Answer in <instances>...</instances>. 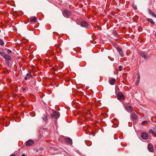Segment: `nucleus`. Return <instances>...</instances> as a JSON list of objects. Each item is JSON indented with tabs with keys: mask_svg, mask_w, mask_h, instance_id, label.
I'll list each match as a JSON object with an SVG mask.
<instances>
[{
	"mask_svg": "<svg viewBox=\"0 0 156 156\" xmlns=\"http://www.w3.org/2000/svg\"><path fill=\"white\" fill-rule=\"evenodd\" d=\"M147 21L148 22H150L151 23V24L153 25V24H154V23H155L151 19L148 18Z\"/></svg>",
	"mask_w": 156,
	"mask_h": 156,
	"instance_id": "nucleus-16",
	"label": "nucleus"
},
{
	"mask_svg": "<svg viewBox=\"0 0 156 156\" xmlns=\"http://www.w3.org/2000/svg\"><path fill=\"white\" fill-rule=\"evenodd\" d=\"M148 13H149L150 14V15H151V14H152V13H153V12L151 11V10L150 9H148Z\"/></svg>",
	"mask_w": 156,
	"mask_h": 156,
	"instance_id": "nucleus-20",
	"label": "nucleus"
},
{
	"mask_svg": "<svg viewBox=\"0 0 156 156\" xmlns=\"http://www.w3.org/2000/svg\"><path fill=\"white\" fill-rule=\"evenodd\" d=\"M81 25L82 27H87L88 26V24L86 21H83L81 22Z\"/></svg>",
	"mask_w": 156,
	"mask_h": 156,
	"instance_id": "nucleus-9",
	"label": "nucleus"
},
{
	"mask_svg": "<svg viewBox=\"0 0 156 156\" xmlns=\"http://www.w3.org/2000/svg\"><path fill=\"white\" fill-rule=\"evenodd\" d=\"M149 132L151 133H153L154 132L153 130L151 129L149 130Z\"/></svg>",
	"mask_w": 156,
	"mask_h": 156,
	"instance_id": "nucleus-24",
	"label": "nucleus"
},
{
	"mask_svg": "<svg viewBox=\"0 0 156 156\" xmlns=\"http://www.w3.org/2000/svg\"><path fill=\"white\" fill-rule=\"evenodd\" d=\"M148 123V121H143L142 122V125H144L145 124H147Z\"/></svg>",
	"mask_w": 156,
	"mask_h": 156,
	"instance_id": "nucleus-18",
	"label": "nucleus"
},
{
	"mask_svg": "<svg viewBox=\"0 0 156 156\" xmlns=\"http://www.w3.org/2000/svg\"><path fill=\"white\" fill-rule=\"evenodd\" d=\"M22 156H26L24 154H23Z\"/></svg>",
	"mask_w": 156,
	"mask_h": 156,
	"instance_id": "nucleus-31",
	"label": "nucleus"
},
{
	"mask_svg": "<svg viewBox=\"0 0 156 156\" xmlns=\"http://www.w3.org/2000/svg\"><path fill=\"white\" fill-rule=\"evenodd\" d=\"M141 56L142 57L144 58L145 59H147L148 58L147 56L145 55L144 53H141Z\"/></svg>",
	"mask_w": 156,
	"mask_h": 156,
	"instance_id": "nucleus-17",
	"label": "nucleus"
},
{
	"mask_svg": "<svg viewBox=\"0 0 156 156\" xmlns=\"http://www.w3.org/2000/svg\"><path fill=\"white\" fill-rule=\"evenodd\" d=\"M116 82V79H113L109 80V83L112 85H113Z\"/></svg>",
	"mask_w": 156,
	"mask_h": 156,
	"instance_id": "nucleus-13",
	"label": "nucleus"
},
{
	"mask_svg": "<svg viewBox=\"0 0 156 156\" xmlns=\"http://www.w3.org/2000/svg\"><path fill=\"white\" fill-rule=\"evenodd\" d=\"M0 55L3 57L6 61V64L7 65H9V61H11V58L10 56L7 54H5V53L2 51L0 52Z\"/></svg>",
	"mask_w": 156,
	"mask_h": 156,
	"instance_id": "nucleus-1",
	"label": "nucleus"
},
{
	"mask_svg": "<svg viewBox=\"0 0 156 156\" xmlns=\"http://www.w3.org/2000/svg\"><path fill=\"white\" fill-rule=\"evenodd\" d=\"M151 15L153 16L154 17H155L156 18V15H155V14H154V13L153 12V13H152V14H151Z\"/></svg>",
	"mask_w": 156,
	"mask_h": 156,
	"instance_id": "nucleus-26",
	"label": "nucleus"
},
{
	"mask_svg": "<svg viewBox=\"0 0 156 156\" xmlns=\"http://www.w3.org/2000/svg\"><path fill=\"white\" fill-rule=\"evenodd\" d=\"M148 148L149 151L151 152H153L154 149L153 145L151 143L149 144L148 145Z\"/></svg>",
	"mask_w": 156,
	"mask_h": 156,
	"instance_id": "nucleus-5",
	"label": "nucleus"
},
{
	"mask_svg": "<svg viewBox=\"0 0 156 156\" xmlns=\"http://www.w3.org/2000/svg\"><path fill=\"white\" fill-rule=\"evenodd\" d=\"M141 137L144 140H146L148 138L147 134L145 132H143L141 134Z\"/></svg>",
	"mask_w": 156,
	"mask_h": 156,
	"instance_id": "nucleus-4",
	"label": "nucleus"
},
{
	"mask_svg": "<svg viewBox=\"0 0 156 156\" xmlns=\"http://www.w3.org/2000/svg\"><path fill=\"white\" fill-rule=\"evenodd\" d=\"M139 79H138V81H140V76H139Z\"/></svg>",
	"mask_w": 156,
	"mask_h": 156,
	"instance_id": "nucleus-30",
	"label": "nucleus"
},
{
	"mask_svg": "<svg viewBox=\"0 0 156 156\" xmlns=\"http://www.w3.org/2000/svg\"><path fill=\"white\" fill-rule=\"evenodd\" d=\"M66 141L67 142H68L69 144H72V140L70 138H66Z\"/></svg>",
	"mask_w": 156,
	"mask_h": 156,
	"instance_id": "nucleus-14",
	"label": "nucleus"
},
{
	"mask_svg": "<svg viewBox=\"0 0 156 156\" xmlns=\"http://www.w3.org/2000/svg\"><path fill=\"white\" fill-rule=\"evenodd\" d=\"M133 8H134V9H137L136 6H133Z\"/></svg>",
	"mask_w": 156,
	"mask_h": 156,
	"instance_id": "nucleus-27",
	"label": "nucleus"
},
{
	"mask_svg": "<svg viewBox=\"0 0 156 156\" xmlns=\"http://www.w3.org/2000/svg\"><path fill=\"white\" fill-rule=\"evenodd\" d=\"M122 69H123V68H122V66H120L119 67V70L120 71H121L122 70Z\"/></svg>",
	"mask_w": 156,
	"mask_h": 156,
	"instance_id": "nucleus-23",
	"label": "nucleus"
},
{
	"mask_svg": "<svg viewBox=\"0 0 156 156\" xmlns=\"http://www.w3.org/2000/svg\"><path fill=\"white\" fill-rule=\"evenodd\" d=\"M63 14L64 17L66 18H68L71 15V12L70 11L66 9L64 10Z\"/></svg>",
	"mask_w": 156,
	"mask_h": 156,
	"instance_id": "nucleus-3",
	"label": "nucleus"
},
{
	"mask_svg": "<svg viewBox=\"0 0 156 156\" xmlns=\"http://www.w3.org/2000/svg\"><path fill=\"white\" fill-rule=\"evenodd\" d=\"M10 156H15V155L14 154H12L10 155Z\"/></svg>",
	"mask_w": 156,
	"mask_h": 156,
	"instance_id": "nucleus-29",
	"label": "nucleus"
},
{
	"mask_svg": "<svg viewBox=\"0 0 156 156\" xmlns=\"http://www.w3.org/2000/svg\"><path fill=\"white\" fill-rule=\"evenodd\" d=\"M124 96L123 94L121 93H119L117 95V98L118 99L120 100H123L124 99Z\"/></svg>",
	"mask_w": 156,
	"mask_h": 156,
	"instance_id": "nucleus-7",
	"label": "nucleus"
},
{
	"mask_svg": "<svg viewBox=\"0 0 156 156\" xmlns=\"http://www.w3.org/2000/svg\"><path fill=\"white\" fill-rule=\"evenodd\" d=\"M125 109L129 112H130L133 110V108L129 106H126L125 107Z\"/></svg>",
	"mask_w": 156,
	"mask_h": 156,
	"instance_id": "nucleus-8",
	"label": "nucleus"
},
{
	"mask_svg": "<svg viewBox=\"0 0 156 156\" xmlns=\"http://www.w3.org/2000/svg\"><path fill=\"white\" fill-rule=\"evenodd\" d=\"M27 77H27H27H25V78H24V80H27Z\"/></svg>",
	"mask_w": 156,
	"mask_h": 156,
	"instance_id": "nucleus-28",
	"label": "nucleus"
},
{
	"mask_svg": "<svg viewBox=\"0 0 156 156\" xmlns=\"http://www.w3.org/2000/svg\"><path fill=\"white\" fill-rule=\"evenodd\" d=\"M42 119L45 122H47L48 120V117L46 115H44L42 117Z\"/></svg>",
	"mask_w": 156,
	"mask_h": 156,
	"instance_id": "nucleus-15",
	"label": "nucleus"
},
{
	"mask_svg": "<svg viewBox=\"0 0 156 156\" xmlns=\"http://www.w3.org/2000/svg\"><path fill=\"white\" fill-rule=\"evenodd\" d=\"M0 44L1 45H3L4 44V42L2 40L0 39Z\"/></svg>",
	"mask_w": 156,
	"mask_h": 156,
	"instance_id": "nucleus-19",
	"label": "nucleus"
},
{
	"mask_svg": "<svg viewBox=\"0 0 156 156\" xmlns=\"http://www.w3.org/2000/svg\"><path fill=\"white\" fill-rule=\"evenodd\" d=\"M30 21L32 22H36L37 21V19L35 16H32L30 17Z\"/></svg>",
	"mask_w": 156,
	"mask_h": 156,
	"instance_id": "nucleus-12",
	"label": "nucleus"
},
{
	"mask_svg": "<svg viewBox=\"0 0 156 156\" xmlns=\"http://www.w3.org/2000/svg\"><path fill=\"white\" fill-rule=\"evenodd\" d=\"M153 136L156 137V131H154L153 134Z\"/></svg>",
	"mask_w": 156,
	"mask_h": 156,
	"instance_id": "nucleus-25",
	"label": "nucleus"
},
{
	"mask_svg": "<svg viewBox=\"0 0 156 156\" xmlns=\"http://www.w3.org/2000/svg\"><path fill=\"white\" fill-rule=\"evenodd\" d=\"M27 76L28 77H32V75L30 73L27 74Z\"/></svg>",
	"mask_w": 156,
	"mask_h": 156,
	"instance_id": "nucleus-22",
	"label": "nucleus"
},
{
	"mask_svg": "<svg viewBox=\"0 0 156 156\" xmlns=\"http://www.w3.org/2000/svg\"><path fill=\"white\" fill-rule=\"evenodd\" d=\"M7 52L8 54H10L12 53V51L11 50L9 49H8L7 51Z\"/></svg>",
	"mask_w": 156,
	"mask_h": 156,
	"instance_id": "nucleus-21",
	"label": "nucleus"
},
{
	"mask_svg": "<svg viewBox=\"0 0 156 156\" xmlns=\"http://www.w3.org/2000/svg\"><path fill=\"white\" fill-rule=\"evenodd\" d=\"M2 97V96H0V98H1V97Z\"/></svg>",
	"mask_w": 156,
	"mask_h": 156,
	"instance_id": "nucleus-32",
	"label": "nucleus"
},
{
	"mask_svg": "<svg viewBox=\"0 0 156 156\" xmlns=\"http://www.w3.org/2000/svg\"><path fill=\"white\" fill-rule=\"evenodd\" d=\"M51 118L54 119H57L59 117V113L57 111H54L51 114Z\"/></svg>",
	"mask_w": 156,
	"mask_h": 156,
	"instance_id": "nucleus-2",
	"label": "nucleus"
},
{
	"mask_svg": "<svg viewBox=\"0 0 156 156\" xmlns=\"http://www.w3.org/2000/svg\"><path fill=\"white\" fill-rule=\"evenodd\" d=\"M34 143L33 140H29L26 142V145L27 146L29 147L31 146Z\"/></svg>",
	"mask_w": 156,
	"mask_h": 156,
	"instance_id": "nucleus-6",
	"label": "nucleus"
},
{
	"mask_svg": "<svg viewBox=\"0 0 156 156\" xmlns=\"http://www.w3.org/2000/svg\"><path fill=\"white\" fill-rule=\"evenodd\" d=\"M131 116L133 120L136 122V121L137 116L136 115L135 113H132L131 114Z\"/></svg>",
	"mask_w": 156,
	"mask_h": 156,
	"instance_id": "nucleus-11",
	"label": "nucleus"
},
{
	"mask_svg": "<svg viewBox=\"0 0 156 156\" xmlns=\"http://www.w3.org/2000/svg\"><path fill=\"white\" fill-rule=\"evenodd\" d=\"M117 50L118 51L120 55L122 56V57H123L124 55L121 49L120 48H117Z\"/></svg>",
	"mask_w": 156,
	"mask_h": 156,
	"instance_id": "nucleus-10",
	"label": "nucleus"
}]
</instances>
